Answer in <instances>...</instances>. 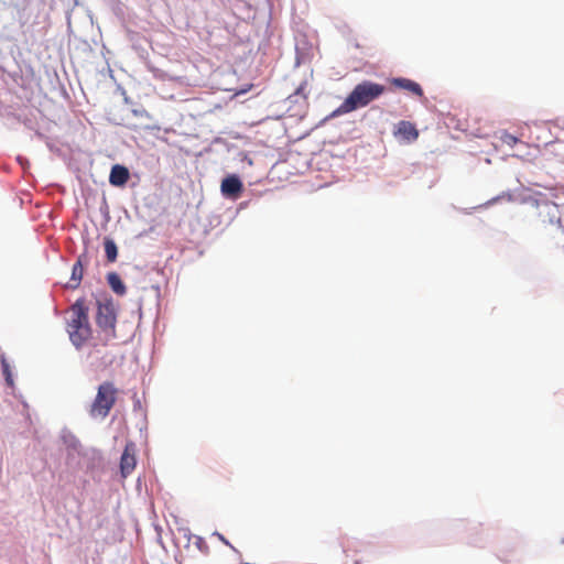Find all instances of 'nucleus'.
Listing matches in <instances>:
<instances>
[{
    "instance_id": "obj_1",
    "label": "nucleus",
    "mask_w": 564,
    "mask_h": 564,
    "mask_svg": "<svg viewBox=\"0 0 564 564\" xmlns=\"http://www.w3.org/2000/svg\"><path fill=\"white\" fill-rule=\"evenodd\" d=\"M386 91L383 85L365 80L355 86L351 93L337 108L335 113H348L358 108L368 106L371 101L379 98Z\"/></svg>"
},
{
    "instance_id": "obj_2",
    "label": "nucleus",
    "mask_w": 564,
    "mask_h": 564,
    "mask_svg": "<svg viewBox=\"0 0 564 564\" xmlns=\"http://www.w3.org/2000/svg\"><path fill=\"white\" fill-rule=\"evenodd\" d=\"M66 330L70 341L82 347L91 337V327L88 317V307L83 300H77L70 307V318Z\"/></svg>"
},
{
    "instance_id": "obj_3",
    "label": "nucleus",
    "mask_w": 564,
    "mask_h": 564,
    "mask_svg": "<svg viewBox=\"0 0 564 564\" xmlns=\"http://www.w3.org/2000/svg\"><path fill=\"white\" fill-rule=\"evenodd\" d=\"M119 390L111 381H104L97 388V393L89 405L88 413L93 419H106L115 406Z\"/></svg>"
},
{
    "instance_id": "obj_4",
    "label": "nucleus",
    "mask_w": 564,
    "mask_h": 564,
    "mask_svg": "<svg viewBox=\"0 0 564 564\" xmlns=\"http://www.w3.org/2000/svg\"><path fill=\"white\" fill-rule=\"evenodd\" d=\"M117 314L112 300L97 301L96 324L102 334L105 344L116 338Z\"/></svg>"
},
{
    "instance_id": "obj_5",
    "label": "nucleus",
    "mask_w": 564,
    "mask_h": 564,
    "mask_svg": "<svg viewBox=\"0 0 564 564\" xmlns=\"http://www.w3.org/2000/svg\"><path fill=\"white\" fill-rule=\"evenodd\" d=\"M135 445L132 442L127 443L120 458V473L123 478L128 477L135 468Z\"/></svg>"
},
{
    "instance_id": "obj_6",
    "label": "nucleus",
    "mask_w": 564,
    "mask_h": 564,
    "mask_svg": "<svg viewBox=\"0 0 564 564\" xmlns=\"http://www.w3.org/2000/svg\"><path fill=\"white\" fill-rule=\"evenodd\" d=\"M242 182L236 175L227 176L221 182V193L225 196L237 198L242 192Z\"/></svg>"
},
{
    "instance_id": "obj_7",
    "label": "nucleus",
    "mask_w": 564,
    "mask_h": 564,
    "mask_svg": "<svg viewBox=\"0 0 564 564\" xmlns=\"http://www.w3.org/2000/svg\"><path fill=\"white\" fill-rule=\"evenodd\" d=\"M390 83L394 87L406 90L417 97L423 96L422 87L414 80H411V79L404 78V77H397V78H391Z\"/></svg>"
},
{
    "instance_id": "obj_8",
    "label": "nucleus",
    "mask_w": 564,
    "mask_h": 564,
    "mask_svg": "<svg viewBox=\"0 0 564 564\" xmlns=\"http://www.w3.org/2000/svg\"><path fill=\"white\" fill-rule=\"evenodd\" d=\"M394 135H400L408 142H412L417 139L419 131L412 122L402 120L397 124Z\"/></svg>"
},
{
    "instance_id": "obj_9",
    "label": "nucleus",
    "mask_w": 564,
    "mask_h": 564,
    "mask_svg": "<svg viewBox=\"0 0 564 564\" xmlns=\"http://www.w3.org/2000/svg\"><path fill=\"white\" fill-rule=\"evenodd\" d=\"M130 174L126 166L123 165H113L110 175L109 183L113 186H123L129 181Z\"/></svg>"
},
{
    "instance_id": "obj_10",
    "label": "nucleus",
    "mask_w": 564,
    "mask_h": 564,
    "mask_svg": "<svg viewBox=\"0 0 564 564\" xmlns=\"http://www.w3.org/2000/svg\"><path fill=\"white\" fill-rule=\"evenodd\" d=\"M107 282L111 290L118 295H124L127 292V288L122 282L121 278L116 272H110L107 274Z\"/></svg>"
},
{
    "instance_id": "obj_11",
    "label": "nucleus",
    "mask_w": 564,
    "mask_h": 564,
    "mask_svg": "<svg viewBox=\"0 0 564 564\" xmlns=\"http://www.w3.org/2000/svg\"><path fill=\"white\" fill-rule=\"evenodd\" d=\"M104 248H105L107 261L111 262V263L115 262L118 257V247H117L116 242L113 241V239H111L109 237H105L104 238Z\"/></svg>"
},
{
    "instance_id": "obj_12",
    "label": "nucleus",
    "mask_w": 564,
    "mask_h": 564,
    "mask_svg": "<svg viewBox=\"0 0 564 564\" xmlns=\"http://www.w3.org/2000/svg\"><path fill=\"white\" fill-rule=\"evenodd\" d=\"M84 268L80 259H78L72 269L70 288H77L83 279Z\"/></svg>"
},
{
    "instance_id": "obj_13",
    "label": "nucleus",
    "mask_w": 564,
    "mask_h": 564,
    "mask_svg": "<svg viewBox=\"0 0 564 564\" xmlns=\"http://www.w3.org/2000/svg\"><path fill=\"white\" fill-rule=\"evenodd\" d=\"M499 139L503 144H506L510 148L514 147L519 142V139L517 137L512 135L511 133H509L507 131H502L500 133Z\"/></svg>"
},
{
    "instance_id": "obj_14",
    "label": "nucleus",
    "mask_w": 564,
    "mask_h": 564,
    "mask_svg": "<svg viewBox=\"0 0 564 564\" xmlns=\"http://www.w3.org/2000/svg\"><path fill=\"white\" fill-rule=\"evenodd\" d=\"M1 365H2V372H3L7 384L9 387H13V378H12L9 362L3 358L1 360Z\"/></svg>"
},
{
    "instance_id": "obj_15",
    "label": "nucleus",
    "mask_w": 564,
    "mask_h": 564,
    "mask_svg": "<svg viewBox=\"0 0 564 564\" xmlns=\"http://www.w3.org/2000/svg\"><path fill=\"white\" fill-rule=\"evenodd\" d=\"M196 545L202 550L203 545L206 547L203 538L196 536Z\"/></svg>"
},
{
    "instance_id": "obj_16",
    "label": "nucleus",
    "mask_w": 564,
    "mask_h": 564,
    "mask_svg": "<svg viewBox=\"0 0 564 564\" xmlns=\"http://www.w3.org/2000/svg\"><path fill=\"white\" fill-rule=\"evenodd\" d=\"M215 534H216V535L219 538V540H221L225 544H227V545L229 544V542L224 538V535H221L220 533H215Z\"/></svg>"
}]
</instances>
